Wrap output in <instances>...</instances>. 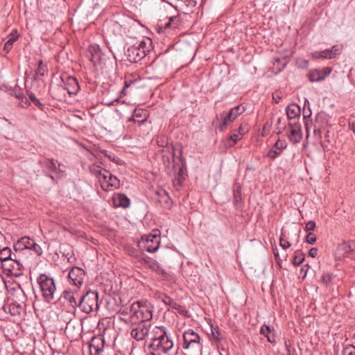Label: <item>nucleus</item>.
I'll list each match as a JSON object with an SVG mask.
<instances>
[{
	"label": "nucleus",
	"instance_id": "obj_10",
	"mask_svg": "<svg viewBox=\"0 0 355 355\" xmlns=\"http://www.w3.org/2000/svg\"><path fill=\"white\" fill-rule=\"evenodd\" d=\"M244 112V107L239 105L231 109L226 115L223 116L220 128L224 130L232 123L241 114Z\"/></svg>",
	"mask_w": 355,
	"mask_h": 355
},
{
	"label": "nucleus",
	"instance_id": "obj_22",
	"mask_svg": "<svg viewBox=\"0 0 355 355\" xmlns=\"http://www.w3.org/2000/svg\"><path fill=\"white\" fill-rule=\"evenodd\" d=\"M261 334L265 336L267 340L270 343H274L275 340V334L273 329H272L268 325H263L260 329Z\"/></svg>",
	"mask_w": 355,
	"mask_h": 355
},
{
	"label": "nucleus",
	"instance_id": "obj_6",
	"mask_svg": "<svg viewBox=\"0 0 355 355\" xmlns=\"http://www.w3.org/2000/svg\"><path fill=\"white\" fill-rule=\"evenodd\" d=\"M173 347V342L166 334L164 329L163 336L158 337L153 343H149V348L158 354L170 352Z\"/></svg>",
	"mask_w": 355,
	"mask_h": 355
},
{
	"label": "nucleus",
	"instance_id": "obj_29",
	"mask_svg": "<svg viewBox=\"0 0 355 355\" xmlns=\"http://www.w3.org/2000/svg\"><path fill=\"white\" fill-rule=\"evenodd\" d=\"M243 135V132H237L232 134L227 140V145L229 146H234L238 141L241 139Z\"/></svg>",
	"mask_w": 355,
	"mask_h": 355
},
{
	"label": "nucleus",
	"instance_id": "obj_17",
	"mask_svg": "<svg viewBox=\"0 0 355 355\" xmlns=\"http://www.w3.org/2000/svg\"><path fill=\"white\" fill-rule=\"evenodd\" d=\"M65 89L69 94H76L80 90L77 79L71 76L67 77L65 82Z\"/></svg>",
	"mask_w": 355,
	"mask_h": 355
},
{
	"label": "nucleus",
	"instance_id": "obj_49",
	"mask_svg": "<svg viewBox=\"0 0 355 355\" xmlns=\"http://www.w3.org/2000/svg\"><path fill=\"white\" fill-rule=\"evenodd\" d=\"M120 314L125 315L130 313V308H124L120 311Z\"/></svg>",
	"mask_w": 355,
	"mask_h": 355
},
{
	"label": "nucleus",
	"instance_id": "obj_25",
	"mask_svg": "<svg viewBox=\"0 0 355 355\" xmlns=\"http://www.w3.org/2000/svg\"><path fill=\"white\" fill-rule=\"evenodd\" d=\"M184 168L182 166H178V173L176 176V178L174 180L173 184L175 187H180L183 180H184Z\"/></svg>",
	"mask_w": 355,
	"mask_h": 355
},
{
	"label": "nucleus",
	"instance_id": "obj_4",
	"mask_svg": "<svg viewBox=\"0 0 355 355\" xmlns=\"http://www.w3.org/2000/svg\"><path fill=\"white\" fill-rule=\"evenodd\" d=\"M159 231L156 230H153L150 234L143 236L138 243V246L141 250L149 252H155L159 246Z\"/></svg>",
	"mask_w": 355,
	"mask_h": 355
},
{
	"label": "nucleus",
	"instance_id": "obj_45",
	"mask_svg": "<svg viewBox=\"0 0 355 355\" xmlns=\"http://www.w3.org/2000/svg\"><path fill=\"white\" fill-rule=\"evenodd\" d=\"M212 339L215 341H219L220 340V333L216 329H212Z\"/></svg>",
	"mask_w": 355,
	"mask_h": 355
},
{
	"label": "nucleus",
	"instance_id": "obj_55",
	"mask_svg": "<svg viewBox=\"0 0 355 355\" xmlns=\"http://www.w3.org/2000/svg\"><path fill=\"white\" fill-rule=\"evenodd\" d=\"M306 132H307L306 137H309V130H308V128H306Z\"/></svg>",
	"mask_w": 355,
	"mask_h": 355
},
{
	"label": "nucleus",
	"instance_id": "obj_50",
	"mask_svg": "<svg viewBox=\"0 0 355 355\" xmlns=\"http://www.w3.org/2000/svg\"><path fill=\"white\" fill-rule=\"evenodd\" d=\"M29 98L31 100V101H33V103H35V104H37L39 103V101L38 99L33 95V94H31L29 96Z\"/></svg>",
	"mask_w": 355,
	"mask_h": 355
},
{
	"label": "nucleus",
	"instance_id": "obj_27",
	"mask_svg": "<svg viewBox=\"0 0 355 355\" xmlns=\"http://www.w3.org/2000/svg\"><path fill=\"white\" fill-rule=\"evenodd\" d=\"M89 51L92 55L90 58L91 61L94 63H96L100 60L101 56L100 49L98 46H92L89 48Z\"/></svg>",
	"mask_w": 355,
	"mask_h": 355
},
{
	"label": "nucleus",
	"instance_id": "obj_42",
	"mask_svg": "<svg viewBox=\"0 0 355 355\" xmlns=\"http://www.w3.org/2000/svg\"><path fill=\"white\" fill-rule=\"evenodd\" d=\"M315 227V222L313 220H310L308 223H306V226H305V230L307 232L313 231V230H314Z\"/></svg>",
	"mask_w": 355,
	"mask_h": 355
},
{
	"label": "nucleus",
	"instance_id": "obj_41",
	"mask_svg": "<svg viewBox=\"0 0 355 355\" xmlns=\"http://www.w3.org/2000/svg\"><path fill=\"white\" fill-rule=\"evenodd\" d=\"M339 250L344 251L345 253H348L352 250L350 245L346 242H343L340 246Z\"/></svg>",
	"mask_w": 355,
	"mask_h": 355
},
{
	"label": "nucleus",
	"instance_id": "obj_11",
	"mask_svg": "<svg viewBox=\"0 0 355 355\" xmlns=\"http://www.w3.org/2000/svg\"><path fill=\"white\" fill-rule=\"evenodd\" d=\"M132 327L130 335L132 338L139 341L146 339L149 324L147 322H138Z\"/></svg>",
	"mask_w": 355,
	"mask_h": 355
},
{
	"label": "nucleus",
	"instance_id": "obj_30",
	"mask_svg": "<svg viewBox=\"0 0 355 355\" xmlns=\"http://www.w3.org/2000/svg\"><path fill=\"white\" fill-rule=\"evenodd\" d=\"M11 256V250L9 248H3L0 249V260L5 263L6 261L10 259Z\"/></svg>",
	"mask_w": 355,
	"mask_h": 355
},
{
	"label": "nucleus",
	"instance_id": "obj_2",
	"mask_svg": "<svg viewBox=\"0 0 355 355\" xmlns=\"http://www.w3.org/2000/svg\"><path fill=\"white\" fill-rule=\"evenodd\" d=\"M94 173L98 175L101 188L105 191H112L119 187L120 181L111 173L104 168L96 167L94 169Z\"/></svg>",
	"mask_w": 355,
	"mask_h": 355
},
{
	"label": "nucleus",
	"instance_id": "obj_7",
	"mask_svg": "<svg viewBox=\"0 0 355 355\" xmlns=\"http://www.w3.org/2000/svg\"><path fill=\"white\" fill-rule=\"evenodd\" d=\"M79 306L85 313H89L98 308V293L94 291L87 292L79 302Z\"/></svg>",
	"mask_w": 355,
	"mask_h": 355
},
{
	"label": "nucleus",
	"instance_id": "obj_26",
	"mask_svg": "<svg viewBox=\"0 0 355 355\" xmlns=\"http://www.w3.org/2000/svg\"><path fill=\"white\" fill-rule=\"evenodd\" d=\"M163 160H164V164H165V166L166 167L170 168V166L171 165L172 169L173 171H175L176 169V166L173 164V162H174L173 152L171 153H169L168 155H164Z\"/></svg>",
	"mask_w": 355,
	"mask_h": 355
},
{
	"label": "nucleus",
	"instance_id": "obj_15",
	"mask_svg": "<svg viewBox=\"0 0 355 355\" xmlns=\"http://www.w3.org/2000/svg\"><path fill=\"white\" fill-rule=\"evenodd\" d=\"M151 44L152 42L150 38H145L139 41L137 46V50L139 51L137 55L139 57H144L146 52L150 51ZM132 50L134 51L135 50H137V49L135 47H132Z\"/></svg>",
	"mask_w": 355,
	"mask_h": 355
},
{
	"label": "nucleus",
	"instance_id": "obj_9",
	"mask_svg": "<svg viewBox=\"0 0 355 355\" xmlns=\"http://www.w3.org/2000/svg\"><path fill=\"white\" fill-rule=\"evenodd\" d=\"M286 135L289 141L293 144H296L300 143L302 139L301 125L298 123H290L288 125Z\"/></svg>",
	"mask_w": 355,
	"mask_h": 355
},
{
	"label": "nucleus",
	"instance_id": "obj_13",
	"mask_svg": "<svg viewBox=\"0 0 355 355\" xmlns=\"http://www.w3.org/2000/svg\"><path fill=\"white\" fill-rule=\"evenodd\" d=\"M3 268L10 273L18 275L21 273V264L14 259H10L2 263Z\"/></svg>",
	"mask_w": 355,
	"mask_h": 355
},
{
	"label": "nucleus",
	"instance_id": "obj_39",
	"mask_svg": "<svg viewBox=\"0 0 355 355\" xmlns=\"http://www.w3.org/2000/svg\"><path fill=\"white\" fill-rule=\"evenodd\" d=\"M331 68L328 67L323 68L322 70H320V72H322L321 76H322V80L328 76L331 73Z\"/></svg>",
	"mask_w": 355,
	"mask_h": 355
},
{
	"label": "nucleus",
	"instance_id": "obj_52",
	"mask_svg": "<svg viewBox=\"0 0 355 355\" xmlns=\"http://www.w3.org/2000/svg\"><path fill=\"white\" fill-rule=\"evenodd\" d=\"M238 132H243V134L245 133V130L244 128L243 127V125H240Z\"/></svg>",
	"mask_w": 355,
	"mask_h": 355
},
{
	"label": "nucleus",
	"instance_id": "obj_33",
	"mask_svg": "<svg viewBox=\"0 0 355 355\" xmlns=\"http://www.w3.org/2000/svg\"><path fill=\"white\" fill-rule=\"evenodd\" d=\"M333 276L330 273H324L321 277V282L325 285H329L332 281Z\"/></svg>",
	"mask_w": 355,
	"mask_h": 355
},
{
	"label": "nucleus",
	"instance_id": "obj_46",
	"mask_svg": "<svg viewBox=\"0 0 355 355\" xmlns=\"http://www.w3.org/2000/svg\"><path fill=\"white\" fill-rule=\"evenodd\" d=\"M46 166L51 170H55L56 168V164L53 160H48L46 162Z\"/></svg>",
	"mask_w": 355,
	"mask_h": 355
},
{
	"label": "nucleus",
	"instance_id": "obj_23",
	"mask_svg": "<svg viewBox=\"0 0 355 355\" xmlns=\"http://www.w3.org/2000/svg\"><path fill=\"white\" fill-rule=\"evenodd\" d=\"M286 113L288 119H294L300 114V108L296 104H291L287 107Z\"/></svg>",
	"mask_w": 355,
	"mask_h": 355
},
{
	"label": "nucleus",
	"instance_id": "obj_38",
	"mask_svg": "<svg viewBox=\"0 0 355 355\" xmlns=\"http://www.w3.org/2000/svg\"><path fill=\"white\" fill-rule=\"evenodd\" d=\"M342 46H338V45H335L331 49L330 51H331V54H332V58H334L337 54H339L342 50Z\"/></svg>",
	"mask_w": 355,
	"mask_h": 355
},
{
	"label": "nucleus",
	"instance_id": "obj_56",
	"mask_svg": "<svg viewBox=\"0 0 355 355\" xmlns=\"http://www.w3.org/2000/svg\"><path fill=\"white\" fill-rule=\"evenodd\" d=\"M280 121H281V119H280V118H279V119H278V122L279 123V122H280Z\"/></svg>",
	"mask_w": 355,
	"mask_h": 355
},
{
	"label": "nucleus",
	"instance_id": "obj_3",
	"mask_svg": "<svg viewBox=\"0 0 355 355\" xmlns=\"http://www.w3.org/2000/svg\"><path fill=\"white\" fill-rule=\"evenodd\" d=\"M37 283L45 301L48 302L52 301L56 291L53 279L46 274H41L37 278Z\"/></svg>",
	"mask_w": 355,
	"mask_h": 355
},
{
	"label": "nucleus",
	"instance_id": "obj_51",
	"mask_svg": "<svg viewBox=\"0 0 355 355\" xmlns=\"http://www.w3.org/2000/svg\"><path fill=\"white\" fill-rule=\"evenodd\" d=\"M173 21V19L172 18H170L168 22H167L165 26H164V28H169L171 26V21Z\"/></svg>",
	"mask_w": 355,
	"mask_h": 355
},
{
	"label": "nucleus",
	"instance_id": "obj_21",
	"mask_svg": "<svg viewBox=\"0 0 355 355\" xmlns=\"http://www.w3.org/2000/svg\"><path fill=\"white\" fill-rule=\"evenodd\" d=\"M32 239L28 236L21 238L15 245L14 248L15 250H22L24 249H30Z\"/></svg>",
	"mask_w": 355,
	"mask_h": 355
},
{
	"label": "nucleus",
	"instance_id": "obj_31",
	"mask_svg": "<svg viewBox=\"0 0 355 355\" xmlns=\"http://www.w3.org/2000/svg\"><path fill=\"white\" fill-rule=\"evenodd\" d=\"M47 71L46 66L43 63L42 60L39 62L38 67L36 70V74L37 76H43Z\"/></svg>",
	"mask_w": 355,
	"mask_h": 355
},
{
	"label": "nucleus",
	"instance_id": "obj_16",
	"mask_svg": "<svg viewBox=\"0 0 355 355\" xmlns=\"http://www.w3.org/2000/svg\"><path fill=\"white\" fill-rule=\"evenodd\" d=\"M163 334L164 328L156 326L151 327L149 324L146 338L148 340L150 343H153L158 337L163 336Z\"/></svg>",
	"mask_w": 355,
	"mask_h": 355
},
{
	"label": "nucleus",
	"instance_id": "obj_5",
	"mask_svg": "<svg viewBox=\"0 0 355 355\" xmlns=\"http://www.w3.org/2000/svg\"><path fill=\"white\" fill-rule=\"evenodd\" d=\"M184 348L191 350L193 354H200L202 344L200 342V336L192 330L184 332L183 335Z\"/></svg>",
	"mask_w": 355,
	"mask_h": 355
},
{
	"label": "nucleus",
	"instance_id": "obj_32",
	"mask_svg": "<svg viewBox=\"0 0 355 355\" xmlns=\"http://www.w3.org/2000/svg\"><path fill=\"white\" fill-rule=\"evenodd\" d=\"M304 259V258L302 254L297 252L293 257V263L295 266H299L303 262Z\"/></svg>",
	"mask_w": 355,
	"mask_h": 355
},
{
	"label": "nucleus",
	"instance_id": "obj_53",
	"mask_svg": "<svg viewBox=\"0 0 355 355\" xmlns=\"http://www.w3.org/2000/svg\"><path fill=\"white\" fill-rule=\"evenodd\" d=\"M150 267L153 269V270H157V268H158V266H157V264L155 263H154L153 264L150 265Z\"/></svg>",
	"mask_w": 355,
	"mask_h": 355
},
{
	"label": "nucleus",
	"instance_id": "obj_37",
	"mask_svg": "<svg viewBox=\"0 0 355 355\" xmlns=\"http://www.w3.org/2000/svg\"><path fill=\"white\" fill-rule=\"evenodd\" d=\"M9 309L11 315H15L19 313L20 307L15 304H10L9 306Z\"/></svg>",
	"mask_w": 355,
	"mask_h": 355
},
{
	"label": "nucleus",
	"instance_id": "obj_18",
	"mask_svg": "<svg viewBox=\"0 0 355 355\" xmlns=\"http://www.w3.org/2000/svg\"><path fill=\"white\" fill-rule=\"evenodd\" d=\"M162 301L166 305L170 306L171 309L177 311L178 313L182 315H185L187 312L184 306L179 304L178 303L175 302L172 298L167 295H165L163 297Z\"/></svg>",
	"mask_w": 355,
	"mask_h": 355
},
{
	"label": "nucleus",
	"instance_id": "obj_35",
	"mask_svg": "<svg viewBox=\"0 0 355 355\" xmlns=\"http://www.w3.org/2000/svg\"><path fill=\"white\" fill-rule=\"evenodd\" d=\"M317 237L315 234L309 232L306 236V241L309 244H314L316 242Z\"/></svg>",
	"mask_w": 355,
	"mask_h": 355
},
{
	"label": "nucleus",
	"instance_id": "obj_24",
	"mask_svg": "<svg viewBox=\"0 0 355 355\" xmlns=\"http://www.w3.org/2000/svg\"><path fill=\"white\" fill-rule=\"evenodd\" d=\"M331 51H330V49H326V50L322 51H315V52H313L311 53V56L314 59H318V58L331 59V58H332Z\"/></svg>",
	"mask_w": 355,
	"mask_h": 355
},
{
	"label": "nucleus",
	"instance_id": "obj_40",
	"mask_svg": "<svg viewBox=\"0 0 355 355\" xmlns=\"http://www.w3.org/2000/svg\"><path fill=\"white\" fill-rule=\"evenodd\" d=\"M282 97V92L280 91H276L272 94V99L276 103H278Z\"/></svg>",
	"mask_w": 355,
	"mask_h": 355
},
{
	"label": "nucleus",
	"instance_id": "obj_47",
	"mask_svg": "<svg viewBox=\"0 0 355 355\" xmlns=\"http://www.w3.org/2000/svg\"><path fill=\"white\" fill-rule=\"evenodd\" d=\"M309 254L310 257L313 258L315 257L318 255V249L316 248H313L310 249Z\"/></svg>",
	"mask_w": 355,
	"mask_h": 355
},
{
	"label": "nucleus",
	"instance_id": "obj_1",
	"mask_svg": "<svg viewBox=\"0 0 355 355\" xmlns=\"http://www.w3.org/2000/svg\"><path fill=\"white\" fill-rule=\"evenodd\" d=\"M130 314L132 323L147 322L153 318V306L147 301L137 302L130 306Z\"/></svg>",
	"mask_w": 355,
	"mask_h": 355
},
{
	"label": "nucleus",
	"instance_id": "obj_20",
	"mask_svg": "<svg viewBox=\"0 0 355 355\" xmlns=\"http://www.w3.org/2000/svg\"><path fill=\"white\" fill-rule=\"evenodd\" d=\"M19 35L16 29L12 31V32L8 35L7 40L3 46V51L6 53H8L12 47V44L17 41Z\"/></svg>",
	"mask_w": 355,
	"mask_h": 355
},
{
	"label": "nucleus",
	"instance_id": "obj_48",
	"mask_svg": "<svg viewBox=\"0 0 355 355\" xmlns=\"http://www.w3.org/2000/svg\"><path fill=\"white\" fill-rule=\"evenodd\" d=\"M269 126L268 127L266 125H265L263 128V130H262V135L263 136H266L268 135V133L269 132Z\"/></svg>",
	"mask_w": 355,
	"mask_h": 355
},
{
	"label": "nucleus",
	"instance_id": "obj_44",
	"mask_svg": "<svg viewBox=\"0 0 355 355\" xmlns=\"http://www.w3.org/2000/svg\"><path fill=\"white\" fill-rule=\"evenodd\" d=\"M64 297L68 299L70 302H74V303L76 304L75 297L70 291H64Z\"/></svg>",
	"mask_w": 355,
	"mask_h": 355
},
{
	"label": "nucleus",
	"instance_id": "obj_8",
	"mask_svg": "<svg viewBox=\"0 0 355 355\" xmlns=\"http://www.w3.org/2000/svg\"><path fill=\"white\" fill-rule=\"evenodd\" d=\"M85 271L78 267H74L71 269L68 274L69 283L74 286V290L78 289L83 284L85 279Z\"/></svg>",
	"mask_w": 355,
	"mask_h": 355
},
{
	"label": "nucleus",
	"instance_id": "obj_34",
	"mask_svg": "<svg viewBox=\"0 0 355 355\" xmlns=\"http://www.w3.org/2000/svg\"><path fill=\"white\" fill-rule=\"evenodd\" d=\"M29 250H33L37 255H41L42 253V248L37 243H35L33 241L31 243V247Z\"/></svg>",
	"mask_w": 355,
	"mask_h": 355
},
{
	"label": "nucleus",
	"instance_id": "obj_36",
	"mask_svg": "<svg viewBox=\"0 0 355 355\" xmlns=\"http://www.w3.org/2000/svg\"><path fill=\"white\" fill-rule=\"evenodd\" d=\"M343 355H355V347L349 345L343 349Z\"/></svg>",
	"mask_w": 355,
	"mask_h": 355
},
{
	"label": "nucleus",
	"instance_id": "obj_19",
	"mask_svg": "<svg viewBox=\"0 0 355 355\" xmlns=\"http://www.w3.org/2000/svg\"><path fill=\"white\" fill-rule=\"evenodd\" d=\"M113 204L115 207H128L130 205L129 198L124 194L117 193L112 197Z\"/></svg>",
	"mask_w": 355,
	"mask_h": 355
},
{
	"label": "nucleus",
	"instance_id": "obj_54",
	"mask_svg": "<svg viewBox=\"0 0 355 355\" xmlns=\"http://www.w3.org/2000/svg\"><path fill=\"white\" fill-rule=\"evenodd\" d=\"M305 267H306V271H307V270H308V268H309V266L308 265H306V266H305ZM306 272H305V275H306Z\"/></svg>",
	"mask_w": 355,
	"mask_h": 355
},
{
	"label": "nucleus",
	"instance_id": "obj_12",
	"mask_svg": "<svg viewBox=\"0 0 355 355\" xmlns=\"http://www.w3.org/2000/svg\"><path fill=\"white\" fill-rule=\"evenodd\" d=\"M104 348V339L101 336L94 337L89 343L91 355H99Z\"/></svg>",
	"mask_w": 355,
	"mask_h": 355
},
{
	"label": "nucleus",
	"instance_id": "obj_28",
	"mask_svg": "<svg viewBox=\"0 0 355 355\" xmlns=\"http://www.w3.org/2000/svg\"><path fill=\"white\" fill-rule=\"evenodd\" d=\"M322 72H320V70L318 69H313L311 70L309 72L308 76L309 80L311 82L313 81H320L322 80V76H321Z\"/></svg>",
	"mask_w": 355,
	"mask_h": 355
},
{
	"label": "nucleus",
	"instance_id": "obj_43",
	"mask_svg": "<svg viewBox=\"0 0 355 355\" xmlns=\"http://www.w3.org/2000/svg\"><path fill=\"white\" fill-rule=\"evenodd\" d=\"M280 245L284 249H287V248H288L291 246L290 243L287 240H286V239H284L283 238V234H282V236H281V239H280Z\"/></svg>",
	"mask_w": 355,
	"mask_h": 355
},
{
	"label": "nucleus",
	"instance_id": "obj_14",
	"mask_svg": "<svg viewBox=\"0 0 355 355\" xmlns=\"http://www.w3.org/2000/svg\"><path fill=\"white\" fill-rule=\"evenodd\" d=\"M287 146L286 142L283 140L278 139L273 147L270 150L268 153V157L271 159H275L279 156L284 149Z\"/></svg>",
	"mask_w": 355,
	"mask_h": 355
}]
</instances>
